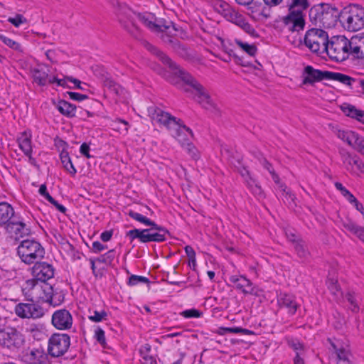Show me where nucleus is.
Instances as JSON below:
<instances>
[{
	"instance_id": "nucleus-36",
	"label": "nucleus",
	"mask_w": 364,
	"mask_h": 364,
	"mask_svg": "<svg viewBox=\"0 0 364 364\" xmlns=\"http://www.w3.org/2000/svg\"><path fill=\"white\" fill-rule=\"evenodd\" d=\"M60 160L63 165V167L66 169V171L73 176H74L77 172L76 168L73 166L70 158L68 156V152L63 151L60 154Z\"/></svg>"
},
{
	"instance_id": "nucleus-53",
	"label": "nucleus",
	"mask_w": 364,
	"mask_h": 364,
	"mask_svg": "<svg viewBox=\"0 0 364 364\" xmlns=\"http://www.w3.org/2000/svg\"><path fill=\"white\" fill-rule=\"evenodd\" d=\"M43 282L39 281V284L36 287V289H34V292L32 293V296L30 298V300L31 301H41L42 298V291H43Z\"/></svg>"
},
{
	"instance_id": "nucleus-25",
	"label": "nucleus",
	"mask_w": 364,
	"mask_h": 364,
	"mask_svg": "<svg viewBox=\"0 0 364 364\" xmlns=\"http://www.w3.org/2000/svg\"><path fill=\"white\" fill-rule=\"evenodd\" d=\"M289 14L281 18L284 26L291 32H294L296 28V0H291L287 5Z\"/></svg>"
},
{
	"instance_id": "nucleus-30",
	"label": "nucleus",
	"mask_w": 364,
	"mask_h": 364,
	"mask_svg": "<svg viewBox=\"0 0 364 364\" xmlns=\"http://www.w3.org/2000/svg\"><path fill=\"white\" fill-rule=\"evenodd\" d=\"M341 110L347 117L364 124V111L358 109L355 106L349 104H343L341 106Z\"/></svg>"
},
{
	"instance_id": "nucleus-47",
	"label": "nucleus",
	"mask_w": 364,
	"mask_h": 364,
	"mask_svg": "<svg viewBox=\"0 0 364 364\" xmlns=\"http://www.w3.org/2000/svg\"><path fill=\"white\" fill-rule=\"evenodd\" d=\"M0 40L10 48L16 51H22L20 43L14 41L13 39H11L2 34H0Z\"/></svg>"
},
{
	"instance_id": "nucleus-41",
	"label": "nucleus",
	"mask_w": 364,
	"mask_h": 364,
	"mask_svg": "<svg viewBox=\"0 0 364 364\" xmlns=\"http://www.w3.org/2000/svg\"><path fill=\"white\" fill-rule=\"evenodd\" d=\"M228 333H242L245 335H250L252 333V331H250L248 329L243 328L241 327H221L220 328V334H225Z\"/></svg>"
},
{
	"instance_id": "nucleus-7",
	"label": "nucleus",
	"mask_w": 364,
	"mask_h": 364,
	"mask_svg": "<svg viewBox=\"0 0 364 364\" xmlns=\"http://www.w3.org/2000/svg\"><path fill=\"white\" fill-rule=\"evenodd\" d=\"M328 42V36L326 31L318 28L309 30L304 36V44L310 50L318 54L323 53L326 50Z\"/></svg>"
},
{
	"instance_id": "nucleus-61",
	"label": "nucleus",
	"mask_w": 364,
	"mask_h": 364,
	"mask_svg": "<svg viewBox=\"0 0 364 364\" xmlns=\"http://www.w3.org/2000/svg\"><path fill=\"white\" fill-rule=\"evenodd\" d=\"M92 248L95 252H99L104 250L106 247L98 241H95L92 243Z\"/></svg>"
},
{
	"instance_id": "nucleus-9",
	"label": "nucleus",
	"mask_w": 364,
	"mask_h": 364,
	"mask_svg": "<svg viewBox=\"0 0 364 364\" xmlns=\"http://www.w3.org/2000/svg\"><path fill=\"white\" fill-rule=\"evenodd\" d=\"M149 116L154 124H159L164 126L168 129L170 132L174 129L175 127L178 126L180 119L171 116L169 113L161 110L159 108L149 107L148 109Z\"/></svg>"
},
{
	"instance_id": "nucleus-14",
	"label": "nucleus",
	"mask_w": 364,
	"mask_h": 364,
	"mask_svg": "<svg viewBox=\"0 0 364 364\" xmlns=\"http://www.w3.org/2000/svg\"><path fill=\"white\" fill-rule=\"evenodd\" d=\"M51 323L58 330H68L73 326V316L68 310H56L52 315Z\"/></svg>"
},
{
	"instance_id": "nucleus-27",
	"label": "nucleus",
	"mask_w": 364,
	"mask_h": 364,
	"mask_svg": "<svg viewBox=\"0 0 364 364\" xmlns=\"http://www.w3.org/2000/svg\"><path fill=\"white\" fill-rule=\"evenodd\" d=\"M350 39L351 54L357 58H364V33L353 36Z\"/></svg>"
},
{
	"instance_id": "nucleus-11",
	"label": "nucleus",
	"mask_w": 364,
	"mask_h": 364,
	"mask_svg": "<svg viewBox=\"0 0 364 364\" xmlns=\"http://www.w3.org/2000/svg\"><path fill=\"white\" fill-rule=\"evenodd\" d=\"M336 136L343 142L353 147L358 152L364 155V137L351 130L336 129Z\"/></svg>"
},
{
	"instance_id": "nucleus-29",
	"label": "nucleus",
	"mask_w": 364,
	"mask_h": 364,
	"mask_svg": "<svg viewBox=\"0 0 364 364\" xmlns=\"http://www.w3.org/2000/svg\"><path fill=\"white\" fill-rule=\"evenodd\" d=\"M14 215L13 207L8 203H0V226L5 225L11 221Z\"/></svg>"
},
{
	"instance_id": "nucleus-38",
	"label": "nucleus",
	"mask_w": 364,
	"mask_h": 364,
	"mask_svg": "<svg viewBox=\"0 0 364 364\" xmlns=\"http://www.w3.org/2000/svg\"><path fill=\"white\" fill-rule=\"evenodd\" d=\"M43 292L41 301L43 302H51L53 299V289L51 285L46 282H43Z\"/></svg>"
},
{
	"instance_id": "nucleus-50",
	"label": "nucleus",
	"mask_w": 364,
	"mask_h": 364,
	"mask_svg": "<svg viewBox=\"0 0 364 364\" xmlns=\"http://www.w3.org/2000/svg\"><path fill=\"white\" fill-rule=\"evenodd\" d=\"M8 21L16 28H18L21 24L27 23V19L21 14H16L14 17H9Z\"/></svg>"
},
{
	"instance_id": "nucleus-35",
	"label": "nucleus",
	"mask_w": 364,
	"mask_h": 364,
	"mask_svg": "<svg viewBox=\"0 0 364 364\" xmlns=\"http://www.w3.org/2000/svg\"><path fill=\"white\" fill-rule=\"evenodd\" d=\"M107 313L105 310L89 309L88 318L92 322L98 323L106 320Z\"/></svg>"
},
{
	"instance_id": "nucleus-18",
	"label": "nucleus",
	"mask_w": 364,
	"mask_h": 364,
	"mask_svg": "<svg viewBox=\"0 0 364 364\" xmlns=\"http://www.w3.org/2000/svg\"><path fill=\"white\" fill-rule=\"evenodd\" d=\"M15 312L21 318H39L43 316L42 309L34 304H18L15 307Z\"/></svg>"
},
{
	"instance_id": "nucleus-40",
	"label": "nucleus",
	"mask_w": 364,
	"mask_h": 364,
	"mask_svg": "<svg viewBox=\"0 0 364 364\" xmlns=\"http://www.w3.org/2000/svg\"><path fill=\"white\" fill-rule=\"evenodd\" d=\"M129 215L134 220L145 225H147V226H149V225H154V222L151 220L150 219H149L148 218L144 216L143 215L137 213V212H135V211H133V210H130L129 212Z\"/></svg>"
},
{
	"instance_id": "nucleus-20",
	"label": "nucleus",
	"mask_w": 364,
	"mask_h": 364,
	"mask_svg": "<svg viewBox=\"0 0 364 364\" xmlns=\"http://www.w3.org/2000/svg\"><path fill=\"white\" fill-rule=\"evenodd\" d=\"M33 275L37 280L45 282L54 276V268L46 262L36 263L33 267Z\"/></svg>"
},
{
	"instance_id": "nucleus-64",
	"label": "nucleus",
	"mask_w": 364,
	"mask_h": 364,
	"mask_svg": "<svg viewBox=\"0 0 364 364\" xmlns=\"http://www.w3.org/2000/svg\"><path fill=\"white\" fill-rule=\"evenodd\" d=\"M354 207L358 210L363 215H364V207L362 203L358 202L357 200L353 204Z\"/></svg>"
},
{
	"instance_id": "nucleus-52",
	"label": "nucleus",
	"mask_w": 364,
	"mask_h": 364,
	"mask_svg": "<svg viewBox=\"0 0 364 364\" xmlns=\"http://www.w3.org/2000/svg\"><path fill=\"white\" fill-rule=\"evenodd\" d=\"M183 147L193 159L196 160L199 159V151L191 142L187 143V144Z\"/></svg>"
},
{
	"instance_id": "nucleus-16",
	"label": "nucleus",
	"mask_w": 364,
	"mask_h": 364,
	"mask_svg": "<svg viewBox=\"0 0 364 364\" xmlns=\"http://www.w3.org/2000/svg\"><path fill=\"white\" fill-rule=\"evenodd\" d=\"M327 73L328 71H321L314 68L311 65H306L301 75V85H313L316 82L327 80Z\"/></svg>"
},
{
	"instance_id": "nucleus-43",
	"label": "nucleus",
	"mask_w": 364,
	"mask_h": 364,
	"mask_svg": "<svg viewBox=\"0 0 364 364\" xmlns=\"http://www.w3.org/2000/svg\"><path fill=\"white\" fill-rule=\"evenodd\" d=\"M345 299L349 303V308L353 312L357 313L359 311L360 308L358 300L353 292H348L345 296Z\"/></svg>"
},
{
	"instance_id": "nucleus-6",
	"label": "nucleus",
	"mask_w": 364,
	"mask_h": 364,
	"mask_svg": "<svg viewBox=\"0 0 364 364\" xmlns=\"http://www.w3.org/2000/svg\"><path fill=\"white\" fill-rule=\"evenodd\" d=\"M17 252L21 261L27 264L41 259L45 255L44 248L34 240H23L17 248Z\"/></svg>"
},
{
	"instance_id": "nucleus-31",
	"label": "nucleus",
	"mask_w": 364,
	"mask_h": 364,
	"mask_svg": "<svg viewBox=\"0 0 364 364\" xmlns=\"http://www.w3.org/2000/svg\"><path fill=\"white\" fill-rule=\"evenodd\" d=\"M58 110L64 116L67 117H73L76 113V106L65 101L60 100L56 105Z\"/></svg>"
},
{
	"instance_id": "nucleus-28",
	"label": "nucleus",
	"mask_w": 364,
	"mask_h": 364,
	"mask_svg": "<svg viewBox=\"0 0 364 364\" xmlns=\"http://www.w3.org/2000/svg\"><path fill=\"white\" fill-rule=\"evenodd\" d=\"M232 45L241 52L250 57H255L257 52V46L254 43H249L241 39L235 38Z\"/></svg>"
},
{
	"instance_id": "nucleus-15",
	"label": "nucleus",
	"mask_w": 364,
	"mask_h": 364,
	"mask_svg": "<svg viewBox=\"0 0 364 364\" xmlns=\"http://www.w3.org/2000/svg\"><path fill=\"white\" fill-rule=\"evenodd\" d=\"M135 16L139 21L153 31L163 33L171 28V25L161 24L160 21H157L155 16L151 13L138 14Z\"/></svg>"
},
{
	"instance_id": "nucleus-60",
	"label": "nucleus",
	"mask_w": 364,
	"mask_h": 364,
	"mask_svg": "<svg viewBox=\"0 0 364 364\" xmlns=\"http://www.w3.org/2000/svg\"><path fill=\"white\" fill-rule=\"evenodd\" d=\"M264 166L269 171V173L272 175V178L274 181V182L279 183V178L277 176V174L274 172V171L272 169L271 165L269 163L265 162Z\"/></svg>"
},
{
	"instance_id": "nucleus-63",
	"label": "nucleus",
	"mask_w": 364,
	"mask_h": 364,
	"mask_svg": "<svg viewBox=\"0 0 364 364\" xmlns=\"http://www.w3.org/2000/svg\"><path fill=\"white\" fill-rule=\"evenodd\" d=\"M184 250L188 259L196 257V252L192 247L187 245Z\"/></svg>"
},
{
	"instance_id": "nucleus-13",
	"label": "nucleus",
	"mask_w": 364,
	"mask_h": 364,
	"mask_svg": "<svg viewBox=\"0 0 364 364\" xmlns=\"http://www.w3.org/2000/svg\"><path fill=\"white\" fill-rule=\"evenodd\" d=\"M24 338L23 335L14 328H6L0 331V343L8 348H18L23 345Z\"/></svg>"
},
{
	"instance_id": "nucleus-37",
	"label": "nucleus",
	"mask_w": 364,
	"mask_h": 364,
	"mask_svg": "<svg viewBox=\"0 0 364 364\" xmlns=\"http://www.w3.org/2000/svg\"><path fill=\"white\" fill-rule=\"evenodd\" d=\"M328 285V288L331 292V294L334 296L335 299H339L343 296V293L341 292L337 281L334 279H328L326 282Z\"/></svg>"
},
{
	"instance_id": "nucleus-26",
	"label": "nucleus",
	"mask_w": 364,
	"mask_h": 364,
	"mask_svg": "<svg viewBox=\"0 0 364 364\" xmlns=\"http://www.w3.org/2000/svg\"><path fill=\"white\" fill-rule=\"evenodd\" d=\"M6 230L16 238L22 237L29 232L26 225L20 220H11L6 225Z\"/></svg>"
},
{
	"instance_id": "nucleus-54",
	"label": "nucleus",
	"mask_w": 364,
	"mask_h": 364,
	"mask_svg": "<svg viewBox=\"0 0 364 364\" xmlns=\"http://www.w3.org/2000/svg\"><path fill=\"white\" fill-rule=\"evenodd\" d=\"M149 279L146 277L138 275H132L128 282L129 286H135L139 283H147Z\"/></svg>"
},
{
	"instance_id": "nucleus-10",
	"label": "nucleus",
	"mask_w": 364,
	"mask_h": 364,
	"mask_svg": "<svg viewBox=\"0 0 364 364\" xmlns=\"http://www.w3.org/2000/svg\"><path fill=\"white\" fill-rule=\"evenodd\" d=\"M340 155L347 171L358 176H364V164L359 156L346 150H341Z\"/></svg>"
},
{
	"instance_id": "nucleus-2",
	"label": "nucleus",
	"mask_w": 364,
	"mask_h": 364,
	"mask_svg": "<svg viewBox=\"0 0 364 364\" xmlns=\"http://www.w3.org/2000/svg\"><path fill=\"white\" fill-rule=\"evenodd\" d=\"M341 15L338 9L326 4L314 6L309 11L311 21L325 28L335 27Z\"/></svg>"
},
{
	"instance_id": "nucleus-22",
	"label": "nucleus",
	"mask_w": 364,
	"mask_h": 364,
	"mask_svg": "<svg viewBox=\"0 0 364 364\" xmlns=\"http://www.w3.org/2000/svg\"><path fill=\"white\" fill-rule=\"evenodd\" d=\"M230 281L234 284L237 289L241 290L244 294H256L252 283L243 276L232 275L230 277Z\"/></svg>"
},
{
	"instance_id": "nucleus-45",
	"label": "nucleus",
	"mask_w": 364,
	"mask_h": 364,
	"mask_svg": "<svg viewBox=\"0 0 364 364\" xmlns=\"http://www.w3.org/2000/svg\"><path fill=\"white\" fill-rule=\"evenodd\" d=\"M41 353L38 350H32L30 352L27 353L25 355V360L29 364H38L41 363V360L39 356H41Z\"/></svg>"
},
{
	"instance_id": "nucleus-59",
	"label": "nucleus",
	"mask_w": 364,
	"mask_h": 364,
	"mask_svg": "<svg viewBox=\"0 0 364 364\" xmlns=\"http://www.w3.org/2000/svg\"><path fill=\"white\" fill-rule=\"evenodd\" d=\"M112 237V231H111V230L104 231L100 235V239L103 242L109 241L111 240Z\"/></svg>"
},
{
	"instance_id": "nucleus-23",
	"label": "nucleus",
	"mask_w": 364,
	"mask_h": 364,
	"mask_svg": "<svg viewBox=\"0 0 364 364\" xmlns=\"http://www.w3.org/2000/svg\"><path fill=\"white\" fill-rule=\"evenodd\" d=\"M102 80L103 82V85L105 88L107 89L108 94L112 95V97L115 101L118 100L117 97L120 96L123 92L122 87L116 83L112 78L109 74L105 73L102 76Z\"/></svg>"
},
{
	"instance_id": "nucleus-24",
	"label": "nucleus",
	"mask_w": 364,
	"mask_h": 364,
	"mask_svg": "<svg viewBox=\"0 0 364 364\" xmlns=\"http://www.w3.org/2000/svg\"><path fill=\"white\" fill-rule=\"evenodd\" d=\"M337 358L339 360L348 361L350 355L349 346L347 342H343L336 339L332 341L328 339Z\"/></svg>"
},
{
	"instance_id": "nucleus-34",
	"label": "nucleus",
	"mask_w": 364,
	"mask_h": 364,
	"mask_svg": "<svg viewBox=\"0 0 364 364\" xmlns=\"http://www.w3.org/2000/svg\"><path fill=\"white\" fill-rule=\"evenodd\" d=\"M38 284L39 280H37L36 277L26 280L22 286V291L25 296L30 299Z\"/></svg>"
},
{
	"instance_id": "nucleus-21",
	"label": "nucleus",
	"mask_w": 364,
	"mask_h": 364,
	"mask_svg": "<svg viewBox=\"0 0 364 364\" xmlns=\"http://www.w3.org/2000/svg\"><path fill=\"white\" fill-rule=\"evenodd\" d=\"M171 134L176 139L182 146H185L187 143H190L193 137L192 131L181 122L178 123V126L175 127L171 132Z\"/></svg>"
},
{
	"instance_id": "nucleus-62",
	"label": "nucleus",
	"mask_w": 364,
	"mask_h": 364,
	"mask_svg": "<svg viewBox=\"0 0 364 364\" xmlns=\"http://www.w3.org/2000/svg\"><path fill=\"white\" fill-rule=\"evenodd\" d=\"M356 235L362 242H364V228L358 226L356 231L353 234Z\"/></svg>"
},
{
	"instance_id": "nucleus-57",
	"label": "nucleus",
	"mask_w": 364,
	"mask_h": 364,
	"mask_svg": "<svg viewBox=\"0 0 364 364\" xmlns=\"http://www.w3.org/2000/svg\"><path fill=\"white\" fill-rule=\"evenodd\" d=\"M68 94L71 100L78 102L83 101L87 98V95L78 92H68Z\"/></svg>"
},
{
	"instance_id": "nucleus-3",
	"label": "nucleus",
	"mask_w": 364,
	"mask_h": 364,
	"mask_svg": "<svg viewBox=\"0 0 364 364\" xmlns=\"http://www.w3.org/2000/svg\"><path fill=\"white\" fill-rule=\"evenodd\" d=\"M216 10L228 21L237 25L250 36L256 38L258 34L254 27L249 23L244 16L235 8L223 1L215 3Z\"/></svg>"
},
{
	"instance_id": "nucleus-32",
	"label": "nucleus",
	"mask_w": 364,
	"mask_h": 364,
	"mask_svg": "<svg viewBox=\"0 0 364 364\" xmlns=\"http://www.w3.org/2000/svg\"><path fill=\"white\" fill-rule=\"evenodd\" d=\"M311 5V0H297V28H304L305 21L301 10H306Z\"/></svg>"
},
{
	"instance_id": "nucleus-5",
	"label": "nucleus",
	"mask_w": 364,
	"mask_h": 364,
	"mask_svg": "<svg viewBox=\"0 0 364 364\" xmlns=\"http://www.w3.org/2000/svg\"><path fill=\"white\" fill-rule=\"evenodd\" d=\"M341 21L345 29L355 32L364 28V8L358 5L350 6L341 15Z\"/></svg>"
},
{
	"instance_id": "nucleus-56",
	"label": "nucleus",
	"mask_w": 364,
	"mask_h": 364,
	"mask_svg": "<svg viewBox=\"0 0 364 364\" xmlns=\"http://www.w3.org/2000/svg\"><path fill=\"white\" fill-rule=\"evenodd\" d=\"M38 192L40 195L44 197L48 201L54 202V198L47 191V187L45 184H42L40 186Z\"/></svg>"
},
{
	"instance_id": "nucleus-4",
	"label": "nucleus",
	"mask_w": 364,
	"mask_h": 364,
	"mask_svg": "<svg viewBox=\"0 0 364 364\" xmlns=\"http://www.w3.org/2000/svg\"><path fill=\"white\" fill-rule=\"evenodd\" d=\"M325 52L332 60L343 62L351 54V39L344 36H333L328 41Z\"/></svg>"
},
{
	"instance_id": "nucleus-19",
	"label": "nucleus",
	"mask_w": 364,
	"mask_h": 364,
	"mask_svg": "<svg viewBox=\"0 0 364 364\" xmlns=\"http://www.w3.org/2000/svg\"><path fill=\"white\" fill-rule=\"evenodd\" d=\"M151 227V229H144V243L149 242H163L166 239V235L168 234V231L156 225L154 223V225H150Z\"/></svg>"
},
{
	"instance_id": "nucleus-55",
	"label": "nucleus",
	"mask_w": 364,
	"mask_h": 364,
	"mask_svg": "<svg viewBox=\"0 0 364 364\" xmlns=\"http://www.w3.org/2000/svg\"><path fill=\"white\" fill-rule=\"evenodd\" d=\"M181 315L182 316H183L184 318H199L202 316V312H200V311L197 310V309H188V310H185L183 311H182L181 313Z\"/></svg>"
},
{
	"instance_id": "nucleus-39",
	"label": "nucleus",
	"mask_w": 364,
	"mask_h": 364,
	"mask_svg": "<svg viewBox=\"0 0 364 364\" xmlns=\"http://www.w3.org/2000/svg\"><path fill=\"white\" fill-rule=\"evenodd\" d=\"M335 187L337 190H338L342 196L351 204H353L356 202V198L346 188L342 183L339 182H336L335 183Z\"/></svg>"
},
{
	"instance_id": "nucleus-1",
	"label": "nucleus",
	"mask_w": 364,
	"mask_h": 364,
	"mask_svg": "<svg viewBox=\"0 0 364 364\" xmlns=\"http://www.w3.org/2000/svg\"><path fill=\"white\" fill-rule=\"evenodd\" d=\"M179 77L186 84V91L191 92L193 97L205 109L213 112L217 110V105L208 90L195 80L189 73L178 69Z\"/></svg>"
},
{
	"instance_id": "nucleus-48",
	"label": "nucleus",
	"mask_w": 364,
	"mask_h": 364,
	"mask_svg": "<svg viewBox=\"0 0 364 364\" xmlns=\"http://www.w3.org/2000/svg\"><path fill=\"white\" fill-rule=\"evenodd\" d=\"M144 229H134L128 231L127 235L129 237L131 241L138 239L141 242L144 243Z\"/></svg>"
},
{
	"instance_id": "nucleus-58",
	"label": "nucleus",
	"mask_w": 364,
	"mask_h": 364,
	"mask_svg": "<svg viewBox=\"0 0 364 364\" xmlns=\"http://www.w3.org/2000/svg\"><path fill=\"white\" fill-rule=\"evenodd\" d=\"M90 146L86 143H83L80 148V152L82 155L85 156L87 159H90L92 156L90 154Z\"/></svg>"
},
{
	"instance_id": "nucleus-44",
	"label": "nucleus",
	"mask_w": 364,
	"mask_h": 364,
	"mask_svg": "<svg viewBox=\"0 0 364 364\" xmlns=\"http://www.w3.org/2000/svg\"><path fill=\"white\" fill-rule=\"evenodd\" d=\"M62 80H66V85H68L71 88H77L82 90H86L85 86L87 85L85 83H82L80 80L73 78V77H65Z\"/></svg>"
},
{
	"instance_id": "nucleus-12",
	"label": "nucleus",
	"mask_w": 364,
	"mask_h": 364,
	"mask_svg": "<svg viewBox=\"0 0 364 364\" xmlns=\"http://www.w3.org/2000/svg\"><path fill=\"white\" fill-rule=\"evenodd\" d=\"M31 75L33 82L40 86H45L47 84L56 83L58 86L63 87H70L66 85V80H60L55 76L49 77L48 72L42 65L34 68L31 70Z\"/></svg>"
},
{
	"instance_id": "nucleus-46",
	"label": "nucleus",
	"mask_w": 364,
	"mask_h": 364,
	"mask_svg": "<svg viewBox=\"0 0 364 364\" xmlns=\"http://www.w3.org/2000/svg\"><path fill=\"white\" fill-rule=\"evenodd\" d=\"M309 252L304 242L297 240V257H299L301 262L304 261L309 256Z\"/></svg>"
},
{
	"instance_id": "nucleus-42",
	"label": "nucleus",
	"mask_w": 364,
	"mask_h": 364,
	"mask_svg": "<svg viewBox=\"0 0 364 364\" xmlns=\"http://www.w3.org/2000/svg\"><path fill=\"white\" fill-rule=\"evenodd\" d=\"M341 226L346 230L354 234L359 225H356L351 219L341 218L340 220Z\"/></svg>"
},
{
	"instance_id": "nucleus-33",
	"label": "nucleus",
	"mask_w": 364,
	"mask_h": 364,
	"mask_svg": "<svg viewBox=\"0 0 364 364\" xmlns=\"http://www.w3.org/2000/svg\"><path fill=\"white\" fill-rule=\"evenodd\" d=\"M327 80H336L349 86L354 82V80L347 75L329 71L327 73Z\"/></svg>"
},
{
	"instance_id": "nucleus-17",
	"label": "nucleus",
	"mask_w": 364,
	"mask_h": 364,
	"mask_svg": "<svg viewBox=\"0 0 364 364\" xmlns=\"http://www.w3.org/2000/svg\"><path fill=\"white\" fill-rule=\"evenodd\" d=\"M32 134L30 130L24 131L20 133L18 136L17 141L18 147L23 152L24 155L28 157V162L34 165L35 159L33 157V146L31 142Z\"/></svg>"
},
{
	"instance_id": "nucleus-8",
	"label": "nucleus",
	"mask_w": 364,
	"mask_h": 364,
	"mask_svg": "<svg viewBox=\"0 0 364 364\" xmlns=\"http://www.w3.org/2000/svg\"><path fill=\"white\" fill-rule=\"evenodd\" d=\"M70 346V337L66 333H53L48 341V353L53 358L63 355Z\"/></svg>"
},
{
	"instance_id": "nucleus-49",
	"label": "nucleus",
	"mask_w": 364,
	"mask_h": 364,
	"mask_svg": "<svg viewBox=\"0 0 364 364\" xmlns=\"http://www.w3.org/2000/svg\"><path fill=\"white\" fill-rule=\"evenodd\" d=\"M16 272L11 269H4L0 266V281H7L15 277Z\"/></svg>"
},
{
	"instance_id": "nucleus-51",
	"label": "nucleus",
	"mask_w": 364,
	"mask_h": 364,
	"mask_svg": "<svg viewBox=\"0 0 364 364\" xmlns=\"http://www.w3.org/2000/svg\"><path fill=\"white\" fill-rule=\"evenodd\" d=\"M94 337H95V340L102 347H105V346H106L105 334V331L102 328H100L99 327L95 328Z\"/></svg>"
}]
</instances>
